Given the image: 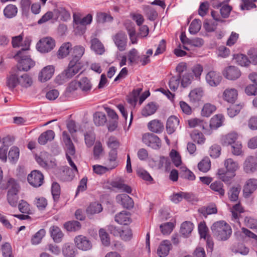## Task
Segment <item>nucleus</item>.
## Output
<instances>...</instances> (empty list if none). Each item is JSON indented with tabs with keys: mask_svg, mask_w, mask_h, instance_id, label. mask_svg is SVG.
<instances>
[{
	"mask_svg": "<svg viewBox=\"0 0 257 257\" xmlns=\"http://www.w3.org/2000/svg\"><path fill=\"white\" fill-rule=\"evenodd\" d=\"M211 228L213 235L219 240H227L232 233L231 227L223 220L214 222Z\"/></svg>",
	"mask_w": 257,
	"mask_h": 257,
	"instance_id": "nucleus-1",
	"label": "nucleus"
},
{
	"mask_svg": "<svg viewBox=\"0 0 257 257\" xmlns=\"http://www.w3.org/2000/svg\"><path fill=\"white\" fill-rule=\"evenodd\" d=\"M82 67V64H77L73 61H70L67 68L56 78V82L60 84L67 81L78 73Z\"/></svg>",
	"mask_w": 257,
	"mask_h": 257,
	"instance_id": "nucleus-2",
	"label": "nucleus"
},
{
	"mask_svg": "<svg viewBox=\"0 0 257 257\" xmlns=\"http://www.w3.org/2000/svg\"><path fill=\"white\" fill-rule=\"evenodd\" d=\"M14 57L18 62L16 69L19 71H27L35 64V62L30 58L29 53L20 55L16 53Z\"/></svg>",
	"mask_w": 257,
	"mask_h": 257,
	"instance_id": "nucleus-3",
	"label": "nucleus"
},
{
	"mask_svg": "<svg viewBox=\"0 0 257 257\" xmlns=\"http://www.w3.org/2000/svg\"><path fill=\"white\" fill-rule=\"evenodd\" d=\"M55 46V40L51 37H45L39 40L37 44L38 50L41 53H48Z\"/></svg>",
	"mask_w": 257,
	"mask_h": 257,
	"instance_id": "nucleus-4",
	"label": "nucleus"
},
{
	"mask_svg": "<svg viewBox=\"0 0 257 257\" xmlns=\"http://www.w3.org/2000/svg\"><path fill=\"white\" fill-rule=\"evenodd\" d=\"M143 142L154 149H159L161 146V142L159 137L152 133H146L142 137Z\"/></svg>",
	"mask_w": 257,
	"mask_h": 257,
	"instance_id": "nucleus-5",
	"label": "nucleus"
},
{
	"mask_svg": "<svg viewBox=\"0 0 257 257\" xmlns=\"http://www.w3.org/2000/svg\"><path fill=\"white\" fill-rule=\"evenodd\" d=\"M27 180L31 186L34 187H39L43 183L44 176L41 172L33 170L28 175Z\"/></svg>",
	"mask_w": 257,
	"mask_h": 257,
	"instance_id": "nucleus-6",
	"label": "nucleus"
},
{
	"mask_svg": "<svg viewBox=\"0 0 257 257\" xmlns=\"http://www.w3.org/2000/svg\"><path fill=\"white\" fill-rule=\"evenodd\" d=\"M113 41L120 51H123L126 49L127 38L126 34L122 32L117 33L113 38Z\"/></svg>",
	"mask_w": 257,
	"mask_h": 257,
	"instance_id": "nucleus-7",
	"label": "nucleus"
},
{
	"mask_svg": "<svg viewBox=\"0 0 257 257\" xmlns=\"http://www.w3.org/2000/svg\"><path fill=\"white\" fill-rule=\"evenodd\" d=\"M74 242L77 247L82 250H87L91 247V243L88 238L82 235L76 236L74 238Z\"/></svg>",
	"mask_w": 257,
	"mask_h": 257,
	"instance_id": "nucleus-8",
	"label": "nucleus"
},
{
	"mask_svg": "<svg viewBox=\"0 0 257 257\" xmlns=\"http://www.w3.org/2000/svg\"><path fill=\"white\" fill-rule=\"evenodd\" d=\"M243 169L247 173H253L257 170V157H247L244 163Z\"/></svg>",
	"mask_w": 257,
	"mask_h": 257,
	"instance_id": "nucleus-9",
	"label": "nucleus"
},
{
	"mask_svg": "<svg viewBox=\"0 0 257 257\" xmlns=\"http://www.w3.org/2000/svg\"><path fill=\"white\" fill-rule=\"evenodd\" d=\"M55 68L53 65L45 67L39 74V80L42 82L49 80L53 75Z\"/></svg>",
	"mask_w": 257,
	"mask_h": 257,
	"instance_id": "nucleus-10",
	"label": "nucleus"
},
{
	"mask_svg": "<svg viewBox=\"0 0 257 257\" xmlns=\"http://www.w3.org/2000/svg\"><path fill=\"white\" fill-rule=\"evenodd\" d=\"M18 71L16 68H13L7 78V86L11 89H14L19 84V78L17 74Z\"/></svg>",
	"mask_w": 257,
	"mask_h": 257,
	"instance_id": "nucleus-11",
	"label": "nucleus"
},
{
	"mask_svg": "<svg viewBox=\"0 0 257 257\" xmlns=\"http://www.w3.org/2000/svg\"><path fill=\"white\" fill-rule=\"evenodd\" d=\"M205 78L209 85L211 86H216L220 83L222 77L219 73L210 71L206 74Z\"/></svg>",
	"mask_w": 257,
	"mask_h": 257,
	"instance_id": "nucleus-12",
	"label": "nucleus"
},
{
	"mask_svg": "<svg viewBox=\"0 0 257 257\" xmlns=\"http://www.w3.org/2000/svg\"><path fill=\"white\" fill-rule=\"evenodd\" d=\"M257 188V179L252 178L246 181L243 188V195L248 197Z\"/></svg>",
	"mask_w": 257,
	"mask_h": 257,
	"instance_id": "nucleus-13",
	"label": "nucleus"
},
{
	"mask_svg": "<svg viewBox=\"0 0 257 257\" xmlns=\"http://www.w3.org/2000/svg\"><path fill=\"white\" fill-rule=\"evenodd\" d=\"M223 75L227 79L234 80L240 76L241 72L238 68L230 66L226 69L223 73Z\"/></svg>",
	"mask_w": 257,
	"mask_h": 257,
	"instance_id": "nucleus-14",
	"label": "nucleus"
},
{
	"mask_svg": "<svg viewBox=\"0 0 257 257\" xmlns=\"http://www.w3.org/2000/svg\"><path fill=\"white\" fill-rule=\"evenodd\" d=\"M116 199L117 202L124 208L130 209L133 208L134 206V201L133 199L125 194H121L117 195Z\"/></svg>",
	"mask_w": 257,
	"mask_h": 257,
	"instance_id": "nucleus-15",
	"label": "nucleus"
},
{
	"mask_svg": "<svg viewBox=\"0 0 257 257\" xmlns=\"http://www.w3.org/2000/svg\"><path fill=\"white\" fill-rule=\"evenodd\" d=\"M110 185L120 192L123 191L127 193H131L132 191L131 187L124 184L123 180L122 179L112 181L110 183Z\"/></svg>",
	"mask_w": 257,
	"mask_h": 257,
	"instance_id": "nucleus-16",
	"label": "nucleus"
},
{
	"mask_svg": "<svg viewBox=\"0 0 257 257\" xmlns=\"http://www.w3.org/2000/svg\"><path fill=\"white\" fill-rule=\"evenodd\" d=\"M51 237L56 243H60L62 241L64 234L61 229L57 226H52L49 228Z\"/></svg>",
	"mask_w": 257,
	"mask_h": 257,
	"instance_id": "nucleus-17",
	"label": "nucleus"
},
{
	"mask_svg": "<svg viewBox=\"0 0 257 257\" xmlns=\"http://www.w3.org/2000/svg\"><path fill=\"white\" fill-rule=\"evenodd\" d=\"M179 120L178 118L174 115L170 116L166 123V130L168 134H173L178 127Z\"/></svg>",
	"mask_w": 257,
	"mask_h": 257,
	"instance_id": "nucleus-18",
	"label": "nucleus"
},
{
	"mask_svg": "<svg viewBox=\"0 0 257 257\" xmlns=\"http://www.w3.org/2000/svg\"><path fill=\"white\" fill-rule=\"evenodd\" d=\"M85 49L80 46H75L73 49L72 53V58L70 61H73L77 64H82L80 59L84 53Z\"/></svg>",
	"mask_w": 257,
	"mask_h": 257,
	"instance_id": "nucleus-19",
	"label": "nucleus"
},
{
	"mask_svg": "<svg viewBox=\"0 0 257 257\" xmlns=\"http://www.w3.org/2000/svg\"><path fill=\"white\" fill-rule=\"evenodd\" d=\"M171 244L169 240H165L161 242L157 249V254L160 257L166 256L170 249Z\"/></svg>",
	"mask_w": 257,
	"mask_h": 257,
	"instance_id": "nucleus-20",
	"label": "nucleus"
},
{
	"mask_svg": "<svg viewBox=\"0 0 257 257\" xmlns=\"http://www.w3.org/2000/svg\"><path fill=\"white\" fill-rule=\"evenodd\" d=\"M148 127L150 131L159 134L164 130V124L160 120L154 119L149 122Z\"/></svg>",
	"mask_w": 257,
	"mask_h": 257,
	"instance_id": "nucleus-21",
	"label": "nucleus"
},
{
	"mask_svg": "<svg viewBox=\"0 0 257 257\" xmlns=\"http://www.w3.org/2000/svg\"><path fill=\"white\" fill-rule=\"evenodd\" d=\"M237 91L234 88L226 89L223 94V99L229 103H233L237 97Z\"/></svg>",
	"mask_w": 257,
	"mask_h": 257,
	"instance_id": "nucleus-22",
	"label": "nucleus"
},
{
	"mask_svg": "<svg viewBox=\"0 0 257 257\" xmlns=\"http://www.w3.org/2000/svg\"><path fill=\"white\" fill-rule=\"evenodd\" d=\"M55 137V133L52 130L44 132L39 137L38 141L41 145H45L48 141H52Z\"/></svg>",
	"mask_w": 257,
	"mask_h": 257,
	"instance_id": "nucleus-23",
	"label": "nucleus"
},
{
	"mask_svg": "<svg viewBox=\"0 0 257 257\" xmlns=\"http://www.w3.org/2000/svg\"><path fill=\"white\" fill-rule=\"evenodd\" d=\"M115 221L119 224L127 225L131 222L130 214L126 211H122L115 216Z\"/></svg>",
	"mask_w": 257,
	"mask_h": 257,
	"instance_id": "nucleus-24",
	"label": "nucleus"
},
{
	"mask_svg": "<svg viewBox=\"0 0 257 257\" xmlns=\"http://www.w3.org/2000/svg\"><path fill=\"white\" fill-rule=\"evenodd\" d=\"M158 108V105L153 102L148 103L142 110V115L147 117L154 114Z\"/></svg>",
	"mask_w": 257,
	"mask_h": 257,
	"instance_id": "nucleus-25",
	"label": "nucleus"
},
{
	"mask_svg": "<svg viewBox=\"0 0 257 257\" xmlns=\"http://www.w3.org/2000/svg\"><path fill=\"white\" fill-rule=\"evenodd\" d=\"M224 165L226 171L229 173L234 174V172L239 168V165L237 162L234 161L231 158L225 160Z\"/></svg>",
	"mask_w": 257,
	"mask_h": 257,
	"instance_id": "nucleus-26",
	"label": "nucleus"
},
{
	"mask_svg": "<svg viewBox=\"0 0 257 257\" xmlns=\"http://www.w3.org/2000/svg\"><path fill=\"white\" fill-rule=\"evenodd\" d=\"M117 152L116 150H111L108 153V166L109 169H113L118 166L117 161Z\"/></svg>",
	"mask_w": 257,
	"mask_h": 257,
	"instance_id": "nucleus-27",
	"label": "nucleus"
},
{
	"mask_svg": "<svg viewBox=\"0 0 257 257\" xmlns=\"http://www.w3.org/2000/svg\"><path fill=\"white\" fill-rule=\"evenodd\" d=\"M210 189L215 192L216 195L223 197L225 194V189L223 183L220 181H215L210 185Z\"/></svg>",
	"mask_w": 257,
	"mask_h": 257,
	"instance_id": "nucleus-28",
	"label": "nucleus"
},
{
	"mask_svg": "<svg viewBox=\"0 0 257 257\" xmlns=\"http://www.w3.org/2000/svg\"><path fill=\"white\" fill-rule=\"evenodd\" d=\"M194 228V225L190 221H185L182 223L180 227V233L185 237L190 234Z\"/></svg>",
	"mask_w": 257,
	"mask_h": 257,
	"instance_id": "nucleus-29",
	"label": "nucleus"
},
{
	"mask_svg": "<svg viewBox=\"0 0 257 257\" xmlns=\"http://www.w3.org/2000/svg\"><path fill=\"white\" fill-rule=\"evenodd\" d=\"M76 249L72 243H66L62 247V253L65 257H74Z\"/></svg>",
	"mask_w": 257,
	"mask_h": 257,
	"instance_id": "nucleus-30",
	"label": "nucleus"
},
{
	"mask_svg": "<svg viewBox=\"0 0 257 257\" xmlns=\"http://www.w3.org/2000/svg\"><path fill=\"white\" fill-rule=\"evenodd\" d=\"M91 49L97 54L101 55L104 52V48L102 44L97 38H94L91 41Z\"/></svg>",
	"mask_w": 257,
	"mask_h": 257,
	"instance_id": "nucleus-31",
	"label": "nucleus"
},
{
	"mask_svg": "<svg viewBox=\"0 0 257 257\" xmlns=\"http://www.w3.org/2000/svg\"><path fill=\"white\" fill-rule=\"evenodd\" d=\"M140 56L137 49L133 48L130 50L127 54V58L129 64L132 65L134 64H138L139 62Z\"/></svg>",
	"mask_w": 257,
	"mask_h": 257,
	"instance_id": "nucleus-32",
	"label": "nucleus"
},
{
	"mask_svg": "<svg viewBox=\"0 0 257 257\" xmlns=\"http://www.w3.org/2000/svg\"><path fill=\"white\" fill-rule=\"evenodd\" d=\"M237 138V134L235 133L228 134L222 138L221 142L223 145L228 146L235 144Z\"/></svg>",
	"mask_w": 257,
	"mask_h": 257,
	"instance_id": "nucleus-33",
	"label": "nucleus"
},
{
	"mask_svg": "<svg viewBox=\"0 0 257 257\" xmlns=\"http://www.w3.org/2000/svg\"><path fill=\"white\" fill-rule=\"evenodd\" d=\"M203 95V91L202 89H195L190 92L189 97L191 102L196 103L201 100Z\"/></svg>",
	"mask_w": 257,
	"mask_h": 257,
	"instance_id": "nucleus-34",
	"label": "nucleus"
},
{
	"mask_svg": "<svg viewBox=\"0 0 257 257\" xmlns=\"http://www.w3.org/2000/svg\"><path fill=\"white\" fill-rule=\"evenodd\" d=\"M78 86L82 92L87 93L91 90L92 84L87 77H83L78 82Z\"/></svg>",
	"mask_w": 257,
	"mask_h": 257,
	"instance_id": "nucleus-35",
	"label": "nucleus"
},
{
	"mask_svg": "<svg viewBox=\"0 0 257 257\" xmlns=\"http://www.w3.org/2000/svg\"><path fill=\"white\" fill-rule=\"evenodd\" d=\"M218 178L225 183H227L235 176V174L229 173L222 169L218 170L217 173Z\"/></svg>",
	"mask_w": 257,
	"mask_h": 257,
	"instance_id": "nucleus-36",
	"label": "nucleus"
},
{
	"mask_svg": "<svg viewBox=\"0 0 257 257\" xmlns=\"http://www.w3.org/2000/svg\"><path fill=\"white\" fill-rule=\"evenodd\" d=\"M216 109V106L210 103L204 104L201 110V115L203 116L209 117Z\"/></svg>",
	"mask_w": 257,
	"mask_h": 257,
	"instance_id": "nucleus-37",
	"label": "nucleus"
},
{
	"mask_svg": "<svg viewBox=\"0 0 257 257\" xmlns=\"http://www.w3.org/2000/svg\"><path fill=\"white\" fill-rule=\"evenodd\" d=\"M223 117L221 114H217L211 118L209 126L211 129H216L220 127L223 122Z\"/></svg>",
	"mask_w": 257,
	"mask_h": 257,
	"instance_id": "nucleus-38",
	"label": "nucleus"
},
{
	"mask_svg": "<svg viewBox=\"0 0 257 257\" xmlns=\"http://www.w3.org/2000/svg\"><path fill=\"white\" fill-rule=\"evenodd\" d=\"M72 45L69 42L64 43L59 48L58 52V56L59 58H63L66 57L70 52V49Z\"/></svg>",
	"mask_w": 257,
	"mask_h": 257,
	"instance_id": "nucleus-39",
	"label": "nucleus"
},
{
	"mask_svg": "<svg viewBox=\"0 0 257 257\" xmlns=\"http://www.w3.org/2000/svg\"><path fill=\"white\" fill-rule=\"evenodd\" d=\"M93 120L96 125H102L106 121V116L102 112H96L93 115Z\"/></svg>",
	"mask_w": 257,
	"mask_h": 257,
	"instance_id": "nucleus-40",
	"label": "nucleus"
},
{
	"mask_svg": "<svg viewBox=\"0 0 257 257\" xmlns=\"http://www.w3.org/2000/svg\"><path fill=\"white\" fill-rule=\"evenodd\" d=\"M211 162L209 158L202 159L198 164V169L204 173L208 172L210 169Z\"/></svg>",
	"mask_w": 257,
	"mask_h": 257,
	"instance_id": "nucleus-41",
	"label": "nucleus"
},
{
	"mask_svg": "<svg viewBox=\"0 0 257 257\" xmlns=\"http://www.w3.org/2000/svg\"><path fill=\"white\" fill-rule=\"evenodd\" d=\"M102 207L101 204L97 202H93L89 205L86 209L88 214H94L101 212Z\"/></svg>",
	"mask_w": 257,
	"mask_h": 257,
	"instance_id": "nucleus-42",
	"label": "nucleus"
},
{
	"mask_svg": "<svg viewBox=\"0 0 257 257\" xmlns=\"http://www.w3.org/2000/svg\"><path fill=\"white\" fill-rule=\"evenodd\" d=\"M18 12V9L15 5H9L4 10L5 16L8 18L15 17Z\"/></svg>",
	"mask_w": 257,
	"mask_h": 257,
	"instance_id": "nucleus-43",
	"label": "nucleus"
},
{
	"mask_svg": "<svg viewBox=\"0 0 257 257\" xmlns=\"http://www.w3.org/2000/svg\"><path fill=\"white\" fill-rule=\"evenodd\" d=\"M217 211L216 207L211 205L208 207H203L198 209V212L202 214L205 217H207V215L216 213Z\"/></svg>",
	"mask_w": 257,
	"mask_h": 257,
	"instance_id": "nucleus-44",
	"label": "nucleus"
},
{
	"mask_svg": "<svg viewBox=\"0 0 257 257\" xmlns=\"http://www.w3.org/2000/svg\"><path fill=\"white\" fill-rule=\"evenodd\" d=\"M8 193H18L19 190L20 186L16 180L13 178H10L7 183Z\"/></svg>",
	"mask_w": 257,
	"mask_h": 257,
	"instance_id": "nucleus-45",
	"label": "nucleus"
},
{
	"mask_svg": "<svg viewBox=\"0 0 257 257\" xmlns=\"http://www.w3.org/2000/svg\"><path fill=\"white\" fill-rule=\"evenodd\" d=\"M64 226L69 231H76L80 229L81 224L77 221H71L65 223Z\"/></svg>",
	"mask_w": 257,
	"mask_h": 257,
	"instance_id": "nucleus-46",
	"label": "nucleus"
},
{
	"mask_svg": "<svg viewBox=\"0 0 257 257\" xmlns=\"http://www.w3.org/2000/svg\"><path fill=\"white\" fill-rule=\"evenodd\" d=\"M201 27V22L199 20L195 19L192 21L189 26V32L191 34H196L200 31Z\"/></svg>",
	"mask_w": 257,
	"mask_h": 257,
	"instance_id": "nucleus-47",
	"label": "nucleus"
},
{
	"mask_svg": "<svg viewBox=\"0 0 257 257\" xmlns=\"http://www.w3.org/2000/svg\"><path fill=\"white\" fill-rule=\"evenodd\" d=\"M33 84V80L28 74H25L19 78V84L23 87L28 88Z\"/></svg>",
	"mask_w": 257,
	"mask_h": 257,
	"instance_id": "nucleus-48",
	"label": "nucleus"
},
{
	"mask_svg": "<svg viewBox=\"0 0 257 257\" xmlns=\"http://www.w3.org/2000/svg\"><path fill=\"white\" fill-rule=\"evenodd\" d=\"M19 149L18 147H12L9 151L8 158L11 162L15 163L19 157Z\"/></svg>",
	"mask_w": 257,
	"mask_h": 257,
	"instance_id": "nucleus-49",
	"label": "nucleus"
},
{
	"mask_svg": "<svg viewBox=\"0 0 257 257\" xmlns=\"http://www.w3.org/2000/svg\"><path fill=\"white\" fill-rule=\"evenodd\" d=\"M192 140L198 144H202L205 142V138L202 133L195 130L191 134Z\"/></svg>",
	"mask_w": 257,
	"mask_h": 257,
	"instance_id": "nucleus-50",
	"label": "nucleus"
},
{
	"mask_svg": "<svg viewBox=\"0 0 257 257\" xmlns=\"http://www.w3.org/2000/svg\"><path fill=\"white\" fill-rule=\"evenodd\" d=\"M126 29L129 35L131 43L133 44H137L138 40L134 27L132 25H130L127 26L126 27Z\"/></svg>",
	"mask_w": 257,
	"mask_h": 257,
	"instance_id": "nucleus-51",
	"label": "nucleus"
},
{
	"mask_svg": "<svg viewBox=\"0 0 257 257\" xmlns=\"http://www.w3.org/2000/svg\"><path fill=\"white\" fill-rule=\"evenodd\" d=\"M46 231L44 229H42L39 230L31 239V242L33 244L37 245L40 243L42 238L45 236Z\"/></svg>",
	"mask_w": 257,
	"mask_h": 257,
	"instance_id": "nucleus-52",
	"label": "nucleus"
},
{
	"mask_svg": "<svg viewBox=\"0 0 257 257\" xmlns=\"http://www.w3.org/2000/svg\"><path fill=\"white\" fill-rule=\"evenodd\" d=\"M121 238L124 241L130 240L133 236L132 230L128 227H123L121 229L119 234Z\"/></svg>",
	"mask_w": 257,
	"mask_h": 257,
	"instance_id": "nucleus-53",
	"label": "nucleus"
},
{
	"mask_svg": "<svg viewBox=\"0 0 257 257\" xmlns=\"http://www.w3.org/2000/svg\"><path fill=\"white\" fill-rule=\"evenodd\" d=\"M193 77L192 75L188 72H185L181 75V84L183 87H186L191 84Z\"/></svg>",
	"mask_w": 257,
	"mask_h": 257,
	"instance_id": "nucleus-54",
	"label": "nucleus"
},
{
	"mask_svg": "<svg viewBox=\"0 0 257 257\" xmlns=\"http://www.w3.org/2000/svg\"><path fill=\"white\" fill-rule=\"evenodd\" d=\"M257 0H241V4L240 6L241 10H249L256 8L254 4Z\"/></svg>",
	"mask_w": 257,
	"mask_h": 257,
	"instance_id": "nucleus-55",
	"label": "nucleus"
},
{
	"mask_svg": "<svg viewBox=\"0 0 257 257\" xmlns=\"http://www.w3.org/2000/svg\"><path fill=\"white\" fill-rule=\"evenodd\" d=\"M235 59L237 64L241 66H247L250 63L247 57L242 54H237Z\"/></svg>",
	"mask_w": 257,
	"mask_h": 257,
	"instance_id": "nucleus-56",
	"label": "nucleus"
},
{
	"mask_svg": "<svg viewBox=\"0 0 257 257\" xmlns=\"http://www.w3.org/2000/svg\"><path fill=\"white\" fill-rule=\"evenodd\" d=\"M99 234L102 244L105 246H108L110 243V239L105 230L101 228L99 231Z\"/></svg>",
	"mask_w": 257,
	"mask_h": 257,
	"instance_id": "nucleus-57",
	"label": "nucleus"
},
{
	"mask_svg": "<svg viewBox=\"0 0 257 257\" xmlns=\"http://www.w3.org/2000/svg\"><path fill=\"white\" fill-rule=\"evenodd\" d=\"M113 18L105 13H99L97 14L96 20L98 23H103L106 22H110Z\"/></svg>",
	"mask_w": 257,
	"mask_h": 257,
	"instance_id": "nucleus-58",
	"label": "nucleus"
},
{
	"mask_svg": "<svg viewBox=\"0 0 257 257\" xmlns=\"http://www.w3.org/2000/svg\"><path fill=\"white\" fill-rule=\"evenodd\" d=\"M51 192L54 201H57L60 194V187L57 183L55 182L52 184Z\"/></svg>",
	"mask_w": 257,
	"mask_h": 257,
	"instance_id": "nucleus-59",
	"label": "nucleus"
},
{
	"mask_svg": "<svg viewBox=\"0 0 257 257\" xmlns=\"http://www.w3.org/2000/svg\"><path fill=\"white\" fill-rule=\"evenodd\" d=\"M162 233L163 234H170L173 230L174 224L171 222L161 224L160 226Z\"/></svg>",
	"mask_w": 257,
	"mask_h": 257,
	"instance_id": "nucleus-60",
	"label": "nucleus"
},
{
	"mask_svg": "<svg viewBox=\"0 0 257 257\" xmlns=\"http://www.w3.org/2000/svg\"><path fill=\"white\" fill-rule=\"evenodd\" d=\"M55 12L58 17H61V19L66 21L70 18V13L64 8L62 7L59 8Z\"/></svg>",
	"mask_w": 257,
	"mask_h": 257,
	"instance_id": "nucleus-61",
	"label": "nucleus"
},
{
	"mask_svg": "<svg viewBox=\"0 0 257 257\" xmlns=\"http://www.w3.org/2000/svg\"><path fill=\"white\" fill-rule=\"evenodd\" d=\"M180 78L178 76L171 77L169 82V85L172 91H175L177 89L180 83Z\"/></svg>",
	"mask_w": 257,
	"mask_h": 257,
	"instance_id": "nucleus-62",
	"label": "nucleus"
},
{
	"mask_svg": "<svg viewBox=\"0 0 257 257\" xmlns=\"http://www.w3.org/2000/svg\"><path fill=\"white\" fill-rule=\"evenodd\" d=\"M241 108V106L239 105H232L227 108L228 115L233 117L239 112Z\"/></svg>",
	"mask_w": 257,
	"mask_h": 257,
	"instance_id": "nucleus-63",
	"label": "nucleus"
},
{
	"mask_svg": "<svg viewBox=\"0 0 257 257\" xmlns=\"http://www.w3.org/2000/svg\"><path fill=\"white\" fill-rule=\"evenodd\" d=\"M246 225L251 229L255 230L257 233V220L250 217H246L244 219Z\"/></svg>",
	"mask_w": 257,
	"mask_h": 257,
	"instance_id": "nucleus-64",
	"label": "nucleus"
}]
</instances>
